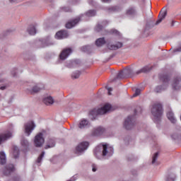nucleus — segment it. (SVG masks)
Masks as SVG:
<instances>
[{
  "instance_id": "1",
  "label": "nucleus",
  "mask_w": 181,
  "mask_h": 181,
  "mask_svg": "<svg viewBox=\"0 0 181 181\" xmlns=\"http://www.w3.org/2000/svg\"><path fill=\"white\" fill-rule=\"evenodd\" d=\"M93 153L97 159H108L109 156H112L114 148H110V151H108V144L101 143L94 149Z\"/></svg>"
},
{
  "instance_id": "2",
  "label": "nucleus",
  "mask_w": 181,
  "mask_h": 181,
  "mask_svg": "<svg viewBox=\"0 0 181 181\" xmlns=\"http://www.w3.org/2000/svg\"><path fill=\"white\" fill-rule=\"evenodd\" d=\"M83 16H88L89 18L91 16H95V11L94 10H89L88 12H86V14H81L79 16L76 17L75 19L68 22L66 24V29H71V28H74L75 25L81 21V19L83 18Z\"/></svg>"
},
{
  "instance_id": "3",
  "label": "nucleus",
  "mask_w": 181,
  "mask_h": 181,
  "mask_svg": "<svg viewBox=\"0 0 181 181\" xmlns=\"http://www.w3.org/2000/svg\"><path fill=\"white\" fill-rule=\"evenodd\" d=\"M105 43L110 50H118V49H121V47H122V42H117L116 45H111L110 41L108 40L105 41L104 37L99 38L95 42L96 46H103V45H105Z\"/></svg>"
},
{
  "instance_id": "4",
  "label": "nucleus",
  "mask_w": 181,
  "mask_h": 181,
  "mask_svg": "<svg viewBox=\"0 0 181 181\" xmlns=\"http://www.w3.org/2000/svg\"><path fill=\"white\" fill-rule=\"evenodd\" d=\"M159 78L161 81H163V86H158L156 87L154 91L155 93H162V91H165V89L168 88V83H169V76L167 74H160Z\"/></svg>"
},
{
  "instance_id": "5",
  "label": "nucleus",
  "mask_w": 181,
  "mask_h": 181,
  "mask_svg": "<svg viewBox=\"0 0 181 181\" xmlns=\"http://www.w3.org/2000/svg\"><path fill=\"white\" fill-rule=\"evenodd\" d=\"M151 113L156 121H160V117L163 114V109L160 103H155L151 108Z\"/></svg>"
},
{
  "instance_id": "6",
  "label": "nucleus",
  "mask_w": 181,
  "mask_h": 181,
  "mask_svg": "<svg viewBox=\"0 0 181 181\" xmlns=\"http://www.w3.org/2000/svg\"><path fill=\"white\" fill-rule=\"evenodd\" d=\"M111 110V105L107 103L101 108L98 109L97 110H94L90 112V114L93 115L94 112H96L98 115H104V114H107L108 111Z\"/></svg>"
},
{
  "instance_id": "7",
  "label": "nucleus",
  "mask_w": 181,
  "mask_h": 181,
  "mask_svg": "<svg viewBox=\"0 0 181 181\" xmlns=\"http://www.w3.org/2000/svg\"><path fill=\"white\" fill-rule=\"evenodd\" d=\"M35 128H36V124H35V122L33 121L28 122L24 124L25 134H26V135L29 136V135L32 134Z\"/></svg>"
},
{
  "instance_id": "8",
  "label": "nucleus",
  "mask_w": 181,
  "mask_h": 181,
  "mask_svg": "<svg viewBox=\"0 0 181 181\" xmlns=\"http://www.w3.org/2000/svg\"><path fill=\"white\" fill-rule=\"evenodd\" d=\"M34 144L36 148H40L45 144V138L43 137V133L37 134L34 139Z\"/></svg>"
},
{
  "instance_id": "9",
  "label": "nucleus",
  "mask_w": 181,
  "mask_h": 181,
  "mask_svg": "<svg viewBox=\"0 0 181 181\" xmlns=\"http://www.w3.org/2000/svg\"><path fill=\"white\" fill-rule=\"evenodd\" d=\"M135 124V120H134V116H128L124 120V127L126 129H131Z\"/></svg>"
},
{
  "instance_id": "10",
  "label": "nucleus",
  "mask_w": 181,
  "mask_h": 181,
  "mask_svg": "<svg viewBox=\"0 0 181 181\" xmlns=\"http://www.w3.org/2000/svg\"><path fill=\"white\" fill-rule=\"evenodd\" d=\"M71 53H73L71 48L64 49L59 54L60 60H66L70 56Z\"/></svg>"
},
{
  "instance_id": "11",
  "label": "nucleus",
  "mask_w": 181,
  "mask_h": 181,
  "mask_svg": "<svg viewBox=\"0 0 181 181\" xmlns=\"http://www.w3.org/2000/svg\"><path fill=\"white\" fill-rule=\"evenodd\" d=\"M88 142L87 141H83L81 144H79L76 148V153H81L84 152L88 148Z\"/></svg>"
},
{
  "instance_id": "12",
  "label": "nucleus",
  "mask_w": 181,
  "mask_h": 181,
  "mask_svg": "<svg viewBox=\"0 0 181 181\" xmlns=\"http://www.w3.org/2000/svg\"><path fill=\"white\" fill-rule=\"evenodd\" d=\"M106 11L109 13H112L113 12H121V11H122V7L121 6H110L106 8Z\"/></svg>"
},
{
  "instance_id": "13",
  "label": "nucleus",
  "mask_w": 181,
  "mask_h": 181,
  "mask_svg": "<svg viewBox=\"0 0 181 181\" xmlns=\"http://www.w3.org/2000/svg\"><path fill=\"white\" fill-rule=\"evenodd\" d=\"M15 171V167L12 164L7 165L4 170V175L9 176L11 173Z\"/></svg>"
},
{
  "instance_id": "14",
  "label": "nucleus",
  "mask_w": 181,
  "mask_h": 181,
  "mask_svg": "<svg viewBox=\"0 0 181 181\" xmlns=\"http://www.w3.org/2000/svg\"><path fill=\"white\" fill-rule=\"evenodd\" d=\"M172 86L173 90H179V88H180L181 87V78L178 77L174 78L172 83Z\"/></svg>"
},
{
  "instance_id": "15",
  "label": "nucleus",
  "mask_w": 181,
  "mask_h": 181,
  "mask_svg": "<svg viewBox=\"0 0 181 181\" xmlns=\"http://www.w3.org/2000/svg\"><path fill=\"white\" fill-rule=\"evenodd\" d=\"M57 39H66L69 37V33L66 30H60L56 33Z\"/></svg>"
},
{
  "instance_id": "16",
  "label": "nucleus",
  "mask_w": 181,
  "mask_h": 181,
  "mask_svg": "<svg viewBox=\"0 0 181 181\" xmlns=\"http://www.w3.org/2000/svg\"><path fill=\"white\" fill-rule=\"evenodd\" d=\"M166 15H168V11H166V10H161L158 15V19L156 21V25H159V23H160V22H162V21L166 18Z\"/></svg>"
},
{
  "instance_id": "17",
  "label": "nucleus",
  "mask_w": 181,
  "mask_h": 181,
  "mask_svg": "<svg viewBox=\"0 0 181 181\" xmlns=\"http://www.w3.org/2000/svg\"><path fill=\"white\" fill-rule=\"evenodd\" d=\"M42 90V88H40V86H35L33 87L32 89L30 88H27V93L28 94H36L37 93H39V91H40Z\"/></svg>"
},
{
  "instance_id": "18",
  "label": "nucleus",
  "mask_w": 181,
  "mask_h": 181,
  "mask_svg": "<svg viewBox=\"0 0 181 181\" xmlns=\"http://www.w3.org/2000/svg\"><path fill=\"white\" fill-rule=\"evenodd\" d=\"M104 132H105V129L99 127L93 131V135H94L95 136H100V135H103Z\"/></svg>"
},
{
  "instance_id": "19",
  "label": "nucleus",
  "mask_w": 181,
  "mask_h": 181,
  "mask_svg": "<svg viewBox=\"0 0 181 181\" xmlns=\"http://www.w3.org/2000/svg\"><path fill=\"white\" fill-rule=\"evenodd\" d=\"M56 145V140L54 138H50L48 139L47 144L45 146V149H49V148H54Z\"/></svg>"
},
{
  "instance_id": "20",
  "label": "nucleus",
  "mask_w": 181,
  "mask_h": 181,
  "mask_svg": "<svg viewBox=\"0 0 181 181\" xmlns=\"http://www.w3.org/2000/svg\"><path fill=\"white\" fill-rule=\"evenodd\" d=\"M123 73L126 77H134L135 75L134 73V69L129 67L123 69Z\"/></svg>"
},
{
  "instance_id": "21",
  "label": "nucleus",
  "mask_w": 181,
  "mask_h": 181,
  "mask_svg": "<svg viewBox=\"0 0 181 181\" xmlns=\"http://www.w3.org/2000/svg\"><path fill=\"white\" fill-rule=\"evenodd\" d=\"M167 118L172 122V124H176V118L175 117V114H173V112L172 110H169L167 112Z\"/></svg>"
},
{
  "instance_id": "22",
  "label": "nucleus",
  "mask_w": 181,
  "mask_h": 181,
  "mask_svg": "<svg viewBox=\"0 0 181 181\" xmlns=\"http://www.w3.org/2000/svg\"><path fill=\"white\" fill-rule=\"evenodd\" d=\"M126 15L128 16H135L136 15V10L134 7H130L126 11Z\"/></svg>"
},
{
  "instance_id": "23",
  "label": "nucleus",
  "mask_w": 181,
  "mask_h": 181,
  "mask_svg": "<svg viewBox=\"0 0 181 181\" xmlns=\"http://www.w3.org/2000/svg\"><path fill=\"white\" fill-rule=\"evenodd\" d=\"M43 103L46 105H52V104L54 103V100H53V98H52V96H48L43 99Z\"/></svg>"
},
{
  "instance_id": "24",
  "label": "nucleus",
  "mask_w": 181,
  "mask_h": 181,
  "mask_svg": "<svg viewBox=\"0 0 181 181\" xmlns=\"http://www.w3.org/2000/svg\"><path fill=\"white\" fill-rule=\"evenodd\" d=\"M28 32L29 35H36V28L35 27V25H30L28 28Z\"/></svg>"
},
{
  "instance_id": "25",
  "label": "nucleus",
  "mask_w": 181,
  "mask_h": 181,
  "mask_svg": "<svg viewBox=\"0 0 181 181\" xmlns=\"http://www.w3.org/2000/svg\"><path fill=\"white\" fill-rule=\"evenodd\" d=\"M21 144L25 150L29 148V141H28V140H26L25 139L23 138L21 139Z\"/></svg>"
},
{
  "instance_id": "26",
  "label": "nucleus",
  "mask_w": 181,
  "mask_h": 181,
  "mask_svg": "<svg viewBox=\"0 0 181 181\" xmlns=\"http://www.w3.org/2000/svg\"><path fill=\"white\" fill-rule=\"evenodd\" d=\"M87 125H88V120L87 119H83L80 122L78 127L81 129H83L84 128H86L87 127Z\"/></svg>"
},
{
  "instance_id": "27",
  "label": "nucleus",
  "mask_w": 181,
  "mask_h": 181,
  "mask_svg": "<svg viewBox=\"0 0 181 181\" xmlns=\"http://www.w3.org/2000/svg\"><path fill=\"white\" fill-rule=\"evenodd\" d=\"M0 163L1 165H5L6 163V156H5V153H0Z\"/></svg>"
},
{
  "instance_id": "28",
  "label": "nucleus",
  "mask_w": 181,
  "mask_h": 181,
  "mask_svg": "<svg viewBox=\"0 0 181 181\" xmlns=\"http://www.w3.org/2000/svg\"><path fill=\"white\" fill-rule=\"evenodd\" d=\"M148 71H151V68H149V66H144L141 69L137 71L136 74H141V73H148Z\"/></svg>"
},
{
  "instance_id": "29",
  "label": "nucleus",
  "mask_w": 181,
  "mask_h": 181,
  "mask_svg": "<svg viewBox=\"0 0 181 181\" xmlns=\"http://www.w3.org/2000/svg\"><path fill=\"white\" fill-rule=\"evenodd\" d=\"M13 156L15 159L19 157V148L17 146L13 147Z\"/></svg>"
},
{
  "instance_id": "30",
  "label": "nucleus",
  "mask_w": 181,
  "mask_h": 181,
  "mask_svg": "<svg viewBox=\"0 0 181 181\" xmlns=\"http://www.w3.org/2000/svg\"><path fill=\"white\" fill-rule=\"evenodd\" d=\"M152 7H149L147 11L146 9H144L143 10V15L144 16H147L148 15H151V13H152V10H151Z\"/></svg>"
},
{
  "instance_id": "31",
  "label": "nucleus",
  "mask_w": 181,
  "mask_h": 181,
  "mask_svg": "<svg viewBox=\"0 0 181 181\" xmlns=\"http://www.w3.org/2000/svg\"><path fill=\"white\" fill-rule=\"evenodd\" d=\"M175 179H176V175L170 174L166 177L165 181H175Z\"/></svg>"
},
{
  "instance_id": "32",
  "label": "nucleus",
  "mask_w": 181,
  "mask_h": 181,
  "mask_svg": "<svg viewBox=\"0 0 181 181\" xmlns=\"http://www.w3.org/2000/svg\"><path fill=\"white\" fill-rule=\"evenodd\" d=\"M90 49H91V46H90V45L83 46L81 48V50H82V52H90Z\"/></svg>"
},
{
  "instance_id": "33",
  "label": "nucleus",
  "mask_w": 181,
  "mask_h": 181,
  "mask_svg": "<svg viewBox=\"0 0 181 181\" xmlns=\"http://www.w3.org/2000/svg\"><path fill=\"white\" fill-rule=\"evenodd\" d=\"M127 78V76H125V74H124V70L119 71L117 74V78Z\"/></svg>"
},
{
  "instance_id": "34",
  "label": "nucleus",
  "mask_w": 181,
  "mask_h": 181,
  "mask_svg": "<svg viewBox=\"0 0 181 181\" xmlns=\"http://www.w3.org/2000/svg\"><path fill=\"white\" fill-rule=\"evenodd\" d=\"M158 156H159V153H156L152 159V165H155L156 163V159H158Z\"/></svg>"
},
{
  "instance_id": "35",
  "label": "nucleus",
  "mask_w": 181,
  "mask_h": 181,
  "mask_svg": "<svg viewBox=\"0 0 181 181\" xmlns=\"http://www.w3.org/2000/svg\"><path fill=\"white\" fill-rule=\"evenodd\" d=\"M72 78H78L80 77V71L74 72L71 75Z\"/></svg>"
},
{
  "instance_id": "36",
  "label": "nucleus",
  "mask_w": 181,
  "mask_h": 181,
  "mask_svg": "<svg viewBox=\"0 0 181 181\" xmlns=\"http://www.w3.org/2000/svg\"><path fill=\"white\" fill-rule=\"evenodd\" d=\"M103 25L101 24H98L95 28V30L96 32H101V30H103Z\"/></svg>"
},
{
  "instance_id": "37",
  "label": "nucleus",
  "mask_w": 181,
  "mask_h": 181,
  "mask_svg": "<svg viewBox=\"0 0 181 181\" xmlns=\"http://www.w3.org/2000/svg\"><path fill=\"white\" fill-rule=\"evenodd\" d=\"M43 156H45V151H42L40 156L38 157L37 160V163H40V162H42V159H43Z\"/></svg>"
},
{
  "instance_id": "38",
  "label": "nucleus",
  "mask_w": 181,
  "mask_h": 181,
  "mask_svg": "<svg viewBox=\"0 0 181 181\" xmlns=\"http://www.w3.org/2000/svg\"><path fill=\"white\" fill-rule=\"evenodd\" d=\"M12 181H22V180L21 179V177H19V175H14L12 177Z\"/></svg>"
},
{
  "instance_id": "39",
  "label": "nucleus",
  "mask_w": 181,
  "mask_h": 181,
  "mask_svg": "<svg viewBox=\"0 0 181 181\" xmlns=\"http://www.w3.org/2000/svg\"><path fill=\"white\" fill-rule=\"evenodd\" d=\"M141 94V89L137 88L135 90L134 94L133 95V97H138V95H139Z\"/></svg>"
},
{
  "instance_id": "40",
  "label": "nucleus",
  "mask_w": 181,
  "mask_h": 181,
  "mask_svg": "<svg viewBox=\"0 0 181 181\" xmlns=\"http://www.w3.org/2000/svg\"><path fill=\"white\" fill-rule=\"evenodd\" d=\"M110 33H112V35H116L117 36H119V33L117 30H111Z\"/></svg>"
},
{
  "instance_id": "41",
  "label": "nucleus",
  "mask_w": 181,
  "mask_h": 181,
  "mask_svg": "<svg viewBox=\"0 0 181 181\" xmlns=\"http://www.w3.org/2000/svg\"><path fill=\"white\" fill-rule=\"evenodd\" d=\"M62 11L64 12H71V9H70V7H62Z\"/></svg>"
},
{
  "instance_id": "42",
  "label": "nucleus",
  "mask_w": 181,
  "mask_h": 181,
  "mask_svg": "<svg viewBox=\"0 0 181 181\" xmlns=\"http://www.w3.org/2000/svg\"><path fill=\"white\" fill-rule=\"evenodd\" d=\"M181 52V45L177 48L173 49V53H177Z\"/></svg>"
},
{
  "instance_id": "43",
  "label": "nucleus",
  "mask_w": 181,
  "mask_h": 181,
  "mask_svg": "<svg viewBox=\"0 0 181 181\" xmlns=\"http://www.w3.org/2000/svg\"><path fill=\"white\" fill-rule=\"evenodd\" d=\"M105 88H107L108 91V95H111V91H112V88H108V86H106Z\"/></svg>"
},
{
  "instance_id": "44",
  "label": "nucleus",
  "mask_w": 181,
  "mask_h": 181,
  "mask_svg": "<svg viewBox=\"0 0 181 181\" xmlns=\"http://www.w3.org/2000/svg\"><path fill=\"white\" fill-rule=\"evenodd\" d=\"M92 170L93 172H97V165L95 164L92 165Z\"/></svg>"
},
{
  "instance_id": "45",
  "label": "nucleus",
  "mask_w": 181,
  "mask_h": 181,
  "mask_svg": "<svg viewBox=\"0 0 181 181\" xmlns=\"http://www.w3.org/2000/svg\"><path fill=\"white\" fill-rule=\"evenodd\" d=\"M112 1V0H101V2H103V4H110Z\"/></svg>"
},
{
  "instance_id": "46",
  "label": "nucleus",
  "mask_w": 181,
  "mask_h": 181,
  "mask_svg": "<svg viewBox=\"0 0 181 181\" xmlns=\"http://www.w3.org/2000/svg\"><path fill=\"white\" fill-rule=\"evenodd\" d=\"M44 42V45L42 46V47H46V46H50V45L52 44H49L47 42V41H43Z\"/></svg>"
},
{
  "instance_id": "47",
  "label": "nucleus",
  "mask_w": 181,
  "mask_h": 181,
  "mask_svg": "<svg viewBox=\"0 0 181 181\" xmlns=\"http://www.w3.org/2000/svg\"><path fill=\"white\" fill-rule=\"evenodd\" d=\"M6 88V86H1L0 87V90H5Z\"/></svg>"
},
{
  "instance_id": "48",
  "label": "nucleus",
  "mask_w": 181,
  "mask_h": 181,
  "mask_svg": "<svg viewBox=\"0 0 181 181\" xmlns=\"http://www.w3.org/2000/svg\"><path fill=\"white\" fill-rule=\"evenodd\" d=\"M107 21H103V23H102V25H107Z\"/></svg>"
},
{
  "instance_id": "49",
  "label": "nucleus",
  "mask_w": 181,
  "mask_h": 181,
  "mask_svg": "<svg viewBox=\"0 0 181 181\" xmlns=\"http://www.w3.org/2000/svg\"><path fill=\"white\" fill-rule=\"evenodd\" d=\"M12 74H13V77H15V76H16V72H12Z\"/></svg>"
},
{
  "instance_id": "50",
  "label": "nucleus",
  "mask_w": 181,
  "mask_h": 181,
  "mask_svg": "<svg viewBox=\"0 0 181 181\" xmlns=\"http://www.w3.org/2000/svg\"><path fill=\"white\" fill-rule=\"evenodd\" d=\"M137 112H138V109H136V110H134V114L136 115Z\"/></svg>"
},
{
  "instance_id": "51",
  "label": "nucleus",
  "mask_w": 181,
  "mask_h": 181,
  "mask_svg": "<svg viewBox=\"0 0 181 181\" xmlns=\"http://www.w3.org/2000/svg\"><path fill=\"white\" fill-rule=\"evenodd\" d=\"M173 25H175V21L172 22V26H173Z\"/></svg>"
},
{
  "instance_id": "52",
  "label": "nucleus",
  "mask_w": 181,
  "mask_h": 181,
  "mask_svg": "<svg viewBox=\"0 0 181 181\" xmlns=\"http://www.w3.org/2000/svg\"><path fill=\"white\" fill-rule=\"evenodd\" d=\"M138 108L139 110H140V112H141V111H142V109L141 107H138Z\"/></svg>"
},
{
  "instance_id": "53",
  "label": "nucleus",
  "mask_w": 181,
  "mask_h": 181,
  "mask_svg": "<svg viewBox=\"0 0 181 181\" xmlns=\"http://www.w3.org/2000/svg\"><path fill=\"white\" fill-rule=\"evenodd\" d=\"M10 2H13V1H12V0H10Z\"/></svg>"
},
{
  "instance_id": "54",
  "label": "nucleus",
  "mask_w": 181,
  "mask_h": 181,
  "mask_svg": "<svg viewBox=\"0 0 181 181\" xmlns=\"http://www.w3.org/2000/svg\"><path fill=\"white\" fill-rule=\"evenodd\" d=\"M156 163V165H159V163Z\"/></svg>"
}]
</instances>
